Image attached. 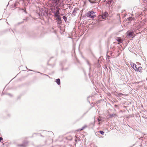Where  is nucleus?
<instances>
[{
  "label": "nucleus",
  "mask_w": 147,
  "mask_h": 147,
  "mask_svg": "<svg viewBox=\"0 0 147 147\" xmlns=\"http://www.w3.org/2000/svg\"><path fill=\"white\" fill-rule=\"evenodd\" d=\"M63 19L65 20V21H66V20H67V18L65 16H63Z\"/></svg>",
  "instance_id": "obj_12"
},
{
  "label": "nucleus",
  "mask_w": 147,
  "mask_h": 147,
  "mask_svg": "<svg viewBox=\"0 0 147 147\" xmlns=\"http://www.w3.org/2000/svg\"><path fill=\"white\" fill-rule=\"evenodd\" d=\"M115 115V114H114V115H113V114H112L111 115V117H112L113 116H114V115Z\"/></svg>",
  "instance_id": "obj_18"
},
{
  "label": "nucleus",
  "mask_w": 147,
  "mask_h": 147,
  "mask_svg": "<svg viewBox=\"0 0 147 147\" xmlns=\"http://www.w3.org/2000/svg\"><path fill=\"white\" fill-rule=\"evenodd\" d=\"M100 124V122H99V123H98V124Z\"/></svg>",
  "instance_id": "obj_22"
},
{
  "label": "nucleus",
  "mask_w": 147,
  "mask_h": 147,
  "mask_svg": "<svg viewBox=\"0 0 147 147\" xmlns=\"http://www.w3.org/2000/svg\"><path fill=\"white\" fill-rule=\"evenodd\" d=\"M128 35L131 37L134 36V33L133 32L129 31L127 32Z\"/></svg>",
  "instance_id": "obj_6"
},
{
  "label": "nucleus",
  "mask_w": 147,
  "mask_h": 147,
  "mask_svg": "<svg viewBox=\"0 0 147 147\" xmlns=\"http://www.w3.org/2000/svg\"><path fill=\"white\" fill-rule=\"evenodd\" d=\"M99 132L100 134H101L102 135H103L104 134V132L102 131H99Z\"/></svg>",
  "instance_id": "obj_14"
},
{
  "label": "nucleus",
  "mask_w": 147,
  "mask_h": 147,
  "mask_svg": "<svg viewBox=\"0 0 147 147\" xmlns=\"http://www.w3.org/2000/svg\"><path fill=\"white\" fill-rule=\"evenodd\" d=\"M131 67L136 71V69H137V65L136 64L133 63H131Z\"/></svg>",
  "instance_id": "obj_3"
},
{
  "label": "nucleus",
  "mask_w": 147,
  "mask_h": 147,
  "mask_svg": "<svg viewBox=\"0 0 147 147\" xmlns=\"http://www.w3.org/2000/svg\"><path fill=\"white\" fill-rule=\"evenodd\" d=\"M82 131L81 130V129H78L77 130H76V131Z\"/></svg>",
  "instance_id": "obj_16"
},
{
  "label": "nucleus",
  "mask_w": 147,
  "mask_h": 147,
  "mask_svg": "<svg viewBox=\"0 0 147 147\" xmlns=\"http://www.w3.org/2000/svg\"><path fill=\"white\" fill-rule=\"evenodd\" d=\"M57 19L60 22L61 21V17L60 16H57Z\"/></svg>",
  "instance_id": "obj_10"
},
{
  "label": "nucleus",
  "mask_w": 147,
  "mask_h": 147,
  "mask_svg": "<svg viewBox=\"0 0 147 147\" xmlns=\"http://www.w3.org/2000/svg\"><path fill=\"white\" fill-rule=\"evenodd\" d=\"M142 68L141 67H139L138 68H137V69H136V71H139L140 72H142Z\"/></svg>",
  "instance_id": "obj_5"
},
{
  "label": "nucleus",
  "mask_w": 147,
  "mask_h": 147,
  "mask_svg": "<svg viewBox=\"0 0 147 147\" xmlns=\"http://www.w3.org/2000/svg\"><path fill=\"white\" fill-rule=\"evenodd\" d=\"M100 121V120L99 119H98V121Z\"/></svg>",
  "instance_id": "obj_21"
},
{
  "label": "nucleus",
  "mask_w": 147,
  "mask_h": 147,
  "mask_svg": "<svg viewBox=\"0 0 147 147\" xmlns=\"http://www.w3.org/2000/svg\"><path fill=\"white\" fill-rule=\"evenodd\" d=\"M95 13V12L93 11H89L87 13V16L92 18H93L96 16Z\"/></svg>",
  "instance_id": "obj_1"
},
{
  "label": "nucleus",
  "mask_w": 147,
  "mask_h": 147,
  "mask_svg": "<svg viewBox=\"0 0 147 147\" xmlns=\"http://www.w3.org/2000/svg\"><path fill=\"white\" fill-rule=\"evenodd\" d=\"M117 41L119 42H121V40L120 38H118V39L117 40Z\"/></svg>",
  "instance_id": "obj_13"
},
{
  "label": "nucleus",
  "mask_w": 147,
  "mask_h": 147,
  "mask_svg": "<svg viewBox=\"0 0 147 147\" xmlns=\"http://www.w3.org/2000/svg\"><path fill=\"white\" fill-rule=\"evenodd\" d=\"M66 138L67 139L71 140L72 139V136L71 135H68L67 136V137H66Z\"/></svg>",
  "instance_id": "obj_7"
},
{
  "label": "nucleus",
  "mask_w": 147,
  "mask_h": 147,
  "mask_svg": "<svg viewBox=\"0 0 147 147\" xmlns=\"http://www.w3.org/2000/svg\"><path fill=\"white\" fill-rule=\"evenodd\" d=\"M109 2H110V1H108V3H109Z\"/></svg>",
  "instance_id": "obj_20"
},
{
  "label": "nucleus",
  "mask_w": 147,
  "mask_h": 147,
  "mask_svg": "<svg viewBox=\"0 0 147 147\" xmlns=\"http://www.w3.org/2000/svg\"><path fill=\"white\" fill-rule=\"evenodd\" d=\"M56 82L58 85L60 84V80L59 79H56Z\"/></svg>",
  "instance_id": "obj_9"
},
{
  "label": "nucleus",
  "mask_w": 147,
  "mask_h": 147,
  "mask_svg": "<svg viewBox=\"0 0 147 147\" xmlns=\"http://www.w3.org/2000/svg\"><path fill=\"white\" fill-rule=\"evenodd\" d=\"M58 23H59V24H60V23H61V22H60V21H59V20L58 21Z\"/></svg>",
  "instance_id": "obj_19"
},
{
  "label": "nucleus",
  "mask_w": 147,
  "mask_h": 147,
  "mask_svg": "<svg viewBox=\"0 0 147 147\" xmlns=\"http://www.w3.org/2000/svg\"><path fill=\"white\" fill-rule=\"evenodd\" d=\"M108 16L109 14L107 12H105L103 13H102V15H99L98 16V18L99 19L102 18L103 19H104L107 17Z\"/></svg>",
  "instance_id": "obj_2"
},
{
  "label": "nucleus",
  "mask_w": 147,
  "mask_h": 147,
  "mask_svg": "<svg viewBox=\"0 0 147 147\" xmlns=\"http://www.w3.org/2000/svg\"><path fill=\"white\" fill-rule=\"evenodd\" d=\"M75 137L76 138L75 140L76 142L77 141H79L80 140V138L79 137H78L76 136Z\"/></svg>",
  "instance_id": "obj_8"
},
{
  "label": "nucleus",
  "mask_w": 147,
  "mask_h": 147,
  "mask_svg": "<svg viewBox=\"0 0 147 147\" xmlns=\"http://www.w3.org/2000/svg\"><path fill=\"white\" fill-rule=\"evenodd\" d=\"M86 127V126H84V127H82V128L81 129V130H82L84 129Z\"/></svg>",
  "instance_id": "obj_15"
},
{
  "label": "nucleus",
  "mask_w": 147,
  "mask_h": 147,
  "mask_svg": "<svg viewBox=\"0 0 147 147\" xmlns=\"http://www.w3.org/2000/svg\"><path fill=\"white\" fill-rule=\"evenodd\" d=\"M134 36H135V35L134 36L132 37V38L134 37Z\"/></svg>",
  "instance_id": "obj_23"
},
{
  "label": "nucleus",
  "mask_w": 147,
  "mask_h": 147,
  "mask_svg": "<svg viewBox=\"0 0 147 147\" xmlns=\"http://www.w3.org/2000/svg\"><path fill=\"white\" fill-rule=\"evenodd\" d=\"M88 1L91 3H93L94 2L91 0H88Z\"/></svg>",
  "instance_id": "obj_17"
},
{
  "label": "nucleus",
  "mask_w": 147,
  "mask_h": 147,
  "mask_svg": "<svg viewBox=\"0 0 147 147\" xmlns=\"http://www.w3.org/2000/svg\"><path fill=\"white\" fill-rule=\"evenodd\" d=\"M127 19L128 20L131 21L132 20L133 18L131 17H129V18H128Z\"/></svg>",
  "instance_id": "obj_11"
},
{
  "label": "nucleus",
  "mask_w": 147,
  "mask_h": 147,
  "mask_svg": "<svg viewBox=\"0 0 147 147\" xmlns=\"http://www.w3.org/2000/svg\"><path fill=\"white\" fill-rule=\"evenodd\" d=\"M59 9H58L56 11L55 13V16L57 17L59 16Z\"/></svg>",
  "instance_id": "obj_4"
}]
</instances>
